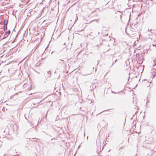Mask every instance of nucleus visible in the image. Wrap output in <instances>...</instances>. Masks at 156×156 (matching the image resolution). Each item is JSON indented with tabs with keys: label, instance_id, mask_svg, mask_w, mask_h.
<instances>
[{
	"label": "nucleus",
	"instance_id": "nucleus-10",
	"mask_svg": "<svg viewBox=\"0 0 156 156\" xmlns=\"http://www.w3.org/2000/svg\"><path fill=\"white\" fill-rule=\"evenodd\" d=\"M156 66V64L154 63V64L153 65V66Z\"/></svg>",
	"mask_w": 156,
	"mask_h": 156
},
{
	"label": "nucleus",
	"instance_id": "nucleus-18",
	"mask_svg": "<svg viewBox=\"0 0 156 156\" xmlns=\"http://www.w3.org/2000/svg\"><path fill=\"white\" fill-rule=\"evenodd\" d=\"M16 24L15 27H16Z\"/></svg>",
	"mask_w": 156,
	"mask_h": 156
},
{
	"label": "nucleus",
	"instance_id": "nucleus-6",
	"mask_svg": "<svg viewBox=\"0 0 156 156\" xmlns=\"http://www.w3.org/2000/svg\"><path fill=\"white\" fill-rule=\"evenodd\" d=\"M112 60H115V61L114 62L112 63V65L111 66V67H112V66H113V65H114V64L117 61V59H115L114 58V57H113V58H112Z\"/></svg>",
	"mask_w": 156,
	"mask_h": 156
},
{
	"label": "nucleus",
	"instance_id": "nucleus-17",
	"mask_svg": "<svg viewBox=\"0 0 156 156\" xmlns=\"http://www.w3.org/2000/svg\"><path fill=\"white\" fill-rule=\"evenodd\" d=\"M96 70H97V69H96H96H95V72H96Z\"/></svg>",
	"mask_w": 156,
	"mask_h": 156
},
{
	"label": "nucleus",
	"instance_id": "nucleus-5",
	"mask_svg": "<svg viewBox=\"0 0 156 156\" xmlns=\"http://www.w3.org/2000/svg\"><path fill=\"white\" fill-rule=\"evenodd\" d=\"M151 73H152V75H153V77H154L156 75V68H153L151 70Z\"/></svg>",
	"mask_w": 156,
	"mask_h": 156
},
{
	"label": "nucleus",
	"instance_id": "nucleus-19",
	"mask_svg": "<svg viewBox=\"0 0 156 156\" xmlns=\"http://www.w3.org/2000/svg\"><path fill=\"white\" fill-rule=\"evenodd\" d=\"M119 12H121V11H119Z\"/></svg>",
	"mask_w": 156,
	"mask_h": 156
},
{
	"label": "nucleus",
	"instance_id": "nucleus-4",
	"mask_svg": "<svg viewBox=\"0 0 156 156\" xmlns=\"http://www.w3.org/2000/svg\"><path fill=\"white\" fill-rule=\"evenodd\" d=\"M8 23V20H5L4 21V24L3 25V30H6L7 29V25Z\"/></svg>",
	"mask_w": 156,
	"mask_h": 156
},
{
	"label": "nucleus",
	"instance_id": "nucleus-21",
	"mask_svg": "<svg viewBox=\"0 0 156 156\" xmlns=\"http://www.w3.org/2000/svg\"><path fill=\"white\" fill-rule=\"evenodd\" d=\"M60 63H61V61L59 62Z\"/></svg>",
	"mask_w": 156,
	"mask_h": 156
},
{
	"label": "nucleus",
	"instance_id": "nucleus-20",
	"mask_svg": "<svg viewBox=\"0 0 156 156\" xmlns=\"http://www.w3.org/2000/svg\"><path fill=\"white\" fill-rule=\"evenodd\" d=\"M60 63H61V61L59 62Z\"/></svg>",
	"mask_w": 156,
	"mask_h": 156
},
{
	"label": "nucleus",
	"instance_id": "nucleus-13",
	"mask_svg": "<svg viewBox=\"0 0 156 156\" xmlns=\"http://www.w3.org/2000/svg\"><path fill=\"white\" fill-rule=\"evenodd\" d=\"M94 20H97V21L98 22V21L97 20H94L91 21L90 22H92V21H94Z\"/></svg>",
	"mask_w": 156,
	"mask_h": 156
},
{
	"label": "nucleus",
	"instance_id": "nucleus-3",
	"mask_svg": "<svg viewBox=\"0 0 156 156\" xmlns=\"http://www.w3.org/2000/svg\"><path fill=\"white\" fill-rule=\"evenodd\" d=\"M10 33V31L9 30L6 31L4 34L3 37L2 38V40H3L7 37Z\"/></svg>",
	"mask_w": 156,
	"mask_h": 156
},
{
	"label": "nucleus",
	"instance_id": "nucleus-15",
	"mask_svg": "<svg viewBox=\"0 0 156 156\" xmlns=\"http://www.w3.org/2000/svg\"><path fill=\"white\" fill-rule=\"evenodd\" d=\"M13 31H15V30L14 28L13 29Z\"/></svg>",
	"mask_w": 156,
	"mask_h": 156
},
{
	"label": "nucleus",
	"instance_id": "nucleus-11",
	"mask_svg": "<svg viewBox=\"0 0 156 156\" xmlns=\"http://www.w3.org/2000/svg\"><path fill=\"white\" fill-rule=\"evenodd\" d=\"M59 61H62V62H63L64 61L63 60H62V59H60Z\"/></svg>",
	"mask_w": 156,
	"mask_h": 156
},
{
	"label": "nucleus",
	"instance_id": "nucleus-8",
	"mask_svg": "<svg viewBox=\"0 0 156 156\" xmlns=\"http://www.w3.org/2000/svg\"><path fill=\"white\" fill-rule=\"evenodd\" d=\"M111 92L112 93H114V94H118L119 93V92H114L113 91H112V90H111Z\"/></svg>",
	"mask_w": 156,
	"mask_h": 156
},
{
	"label": "nucleus",
	"instance_id": "nucleus-23",
	"mask_svg": "<svg viewBox=\"0 0 156 156\" xmlns=\"http://www.w3.org/2000/svg\"><path fill=\"white\" fill-rule=\"evenodd\" d=\"M110 151V150H109V151H108L109 152Z\"/></svg>",
	"mask_w": 156,
	"mask_h": 156
},
{
	"label": "nucleus",
	"instance_id": "nucleus-24",
	"mask_svg": "<svg viewBox=\"0 0 156 156\" xmlns=\"http://www.w3.org/2000/svg\"><path fill=\"white\" fill-rule=\"evenodd\" d=\"M55 73H56V71H55Z\"/></svg>",
	"mask_w": 156,
	"mask_h": 156
},
{
	"label": "nucleus",
	"instance_id": "nucleus-14",
	"mask_svg": "<svg viewBox=\"0 0 156 156\" xmlns=\"http://www.w3.org/2000/svg\"><path fill=\"white\" fill-rule=\"evenodd\" d=\"M152 30V29H151L150 30H149V29H148V31H151Z\"/></svg>",
	"mask_w": 156,
	"mask_h": 156
},
{
	"label": "nucleus",
	"instance_id": "nucleus-7",
	"mask_svg": "<svg viewBox=\"0 0 156 156\" xmlns=\"http://www.w3.org/2000/svg\"><path fill=\"white\" fill-rule=\"evenodd\" d=\"M17 36H18V34H17L16 35V37H15V39H14V40H13V41L12 42V43H13L14 42H15V40H16V38L17 37Z\"/></svg>",
	"mask_w": 156,
	"mask_h": 156
},
{
	"label": "nucleus",
	"instance_id": "nucleus-1",
	"mask_svg": "<svg viewBox=\"0 0 156 156\" xmlns=\"http://www.w3.org/2000/svg\"><path fill=\"white\" fill-rule=\"evenodd\" d=\"M143 58V56L142 54L137 53L136 55V59L137 61L142 60Z\"/></svg>",
	"mask_w": 156,
	"mask_h": 156
},
{
	"label": "nucleus",
	"instance_id": "nucleus-2",
	"mask_svg": "<svg viewBox=\"0 0 156 156\" xmlns=\"http://www.w3.org/2000/svg\"><path fill=\"white\" fill-rule=\"evenodd\" d=\"M46 80H47L48 78L51 77V73L50 71H48L44 74Z\"/></svg>",
	"mask_w": 156,
	"mask_h": 156
},
{
	"label": "nucleus",
	"instance_id": "nucleus-12",
	"mask_svg": "<svg viewBox=\"0 0 156 156\" xmlns=\"http://www.w3.org/2000/svg\"><path fill=\"white\" fill-rule=\"evenodd\" d=\"M77 19H78V18H77H77L75 20V22L76 21V20H77Z\"/></svg>",
	"mask_w": 156,
	"mask_h": 156
},
{
	"label": "nucleus",
	"instance_id": "nucleus-25",
	"mask_svg": "<svg viewBox=\"0 0 156 156\" xmlns=\"http://www.w3.org/2000/svg\"><path fill=\"white\" fill-rule=\"evenodd\" d=\"M3 156H5V155H4Z\"/></svg>",
	"mask_w": 156,
	"mask_h": 156
},
{
	"label": "nucleus",
	"instance_id": "nucleus-9",
	"mask_svg": "<svg viewBox=\"0 0 156 156\" xmlns=\"http://www.w3.org/2000/svg\"><path fill=\"white\" fill-rule=\"evenodd\" d=\"M122 13H121V14L120 15V19H121L122 18Z\"/></svg>",
	"mask_w": 156,
	"mask_h": 156
},
{
	"label": "nucleus",
	"instance_id": "nucleus-22",
	"mask_svg": "<svg viewBox=\"0 0 156 156\" xmlns=\"http://www.w3.org/2000/svg\"><path fill=\"white\" fill-rule=\"evenodd\" d=\"M133 30H134V29H133ZM136 30L135 29H134V30Z\"/></svg>",
	"mask_w": 156,
	"mask_h": 156
},
{
	"label": "nucleus",
	"instance_id": "nucleus-16",
	"mask_svg": "<svg viewBox=\"0 0 156 156\" xmlns=\"http://www.w3.org/2000/svg\"><path fill=\"white\" fill-rule=\"evenodd\" d=\"M108 34H106L105 35V36H108Z\"/></svg>",
	"mask_w": 156,
	"mask_h": 156
}]
</instances>
